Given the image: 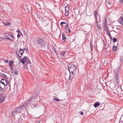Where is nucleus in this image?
Masks as SVG:
<instances>
[{"instance_id": "obj_31", "label": "nucleus", "mask_w": 123, "mask_h": 123, "mask_svg": "<svg viewBox=\"0 0 123 123\" xmlns=\"http://www.w3.org/2000/svg\"><path fill=\"white\" fill-rule=\"evenodd\" d=\"M106 33L107 34V35L109 36H110L111 35V34L109 32V31L108 30L106 31Z\"/></svg>"}, {"instance_id": "obj_55", "label": "nucleus", "mask_w": 123, "mask_h": 123, "mask_svg": "<svg viewBox=\"0 0 123 123\" xmlns=\"http://www.w3.org/2000/svg\"><path fill=\"white\" fill-rule=\"evenodd\" d=\"M34 106H36V105H34Z\"/></svg>"}, {"instance_id": "obj_3", "label": "nucleus", "mask_w": 123, "mask_h": 123, "mask_svg": "<svg viewBox=\"0 0 123 123\" xmlns=\"http://www.w3.org/2000/svg\"><path fill=\"white\" fill-rule=\"evenodd\" d=\"M114 78L115 80L116 83L117 84H119L120 82L119 73H118L117 72H115L114 73Z\"/></svg>"}, {"instance_id": "obj_9", "label": "nucleus", "mask_w": 123, "mask_h": 123, "mask_svg": "<svg viewBox=\"0 0 123 123\" xmlns=\"http://www.w3.org/2000/svg\"><path fill=\"white\" fill-rule=\"evenodd\" d=\"M1 83L5 86L7 84L6 80L4 79H2L1 80Z\"/></svg>"}, {"instance_id": "obj_20", "label": "nucleus", "mask_w": 123, "mask_h": 123, "mask_svg": "<svg viewBox=\"0 0 123 123\" xmlns=\"http://www.w3.org/2000/svg\"><path fill=\"white\" fill-rule=\"evenodd\" d=\"M103 27L104 28V30L105 31H106L108 30V28H107L106 25H105L104 26H103Z\"/></svg>"}, {"instance_id": "obj_46", "label": "nucleus", "mask_w": 123, "mask_h": 123, "mask_svg": "<svg viewBox=\"0 0 123 123\" xmlns=\"http://www.w3.org/2000/svg\"><path fill=\"white\" fill-rule=\"evenodd\" d=\"M20 37V35L19 34H18L17 35V37L18 38H19Z\"/></svg>"}, {"instance_id": "obj_8", "label": "nucleus", "mask_w": 123, "mask_h": 123, "mask_svg": "<svg viewBox=\"0 0 123 123\" xmlns=\"http://www.w3.org/2000/svg\"><path fill=\"white\" fill-rule=\"evenodd\" d=\"M41 47L42 50L44 51H46L48 49V46L46 45L45 44L43 46H41Z\"/></svg>"}, {"instance_id": "obj_24", "label": "nucleus", "mask_w": 123, "mask_h": 123, "mask_svg": "<svg viewBox=\"0 0 123 123\" xmlns=\"http://www.w3.org/2000/svg\"><path fill=\"white\" fill-rule=\"evenodd\" d=\"M90 47L91 51H92L93 49V45L92 43L91 42H90Z\"/></svg>"}, {"instance_id": "obj_5", "label": "nucleus", "mask_w": 123, "mask_h": 123, "mask_svg": "<svg viewBox=\"0 0 123 123\" xmlns=\"http://www.w3.org/2000/svg\"><path fill=\"white\" fill-rule=\"evenodd\" d=\"M22 110V109L21 107H19L16 108L14 110V112L15 114L18 113H19L21 112Z\"/></svg>"}, {"instance_id": "obj_1", "label": "nucleus", "mask_w": 123, "mask_h": 123, "mask_svg": "<svg viewBox=\"0 0 123 123\" xmlns=\"http://www.w3.org/2000/svg\"><path fill=\"white\" fill-rule=\"evenodd\" d=\"M76 69V66L73 64L71 63L69 64L68 68V70L69 73H72V74L74 73Z\"/></svg>"}, {"instance_id": "obj_12", "label": "nucleus", "mask_w": 123, "mask_h": 123, "mask_svg": "<svg viewBox=\"0 0 123 123\" xmlns=\"http://www.w3.org/2000/svg\"><path fill=\"white\" fill-rule=\"evenodd\" d=\"M100 103L99 102H97L95 103L94 104V107L96 108L100 105Z\"/></svg>"}, {"instance_id": "obj_22", "label": "nucleus", "mask_w": 123, "mask_h": 123, "mask_svg": "<svg viewBox=\"0 0 123 123\" xmlns=\"http://www.w3.org/2000/svg\"><path fill=\"white\" fill-rule=\"evenodd\" d=\"M52 50L56 54L57 56L58 55V52L56 51V49L54 47L53 48H52Z\"/></svg>"}, {"instance_id": "obj_52", "label": "nucleus", "mask_w": 123, "mask_h": 123, "mask_svg": "<svg viewBox=\"0 0 123 123\" xmlns=\"http://www.w3.org/2000/svg\"><path fill=\"white\" fill-rule=\"evenodd\" d=\"M5 62H6V63H8V61H7V60H6V61L5 60Z\"/></svg>"}, {"instance_id": "obj_7", "label": "nucleus", "mask_w": 123, "mask_h": 123, "mask_svg": "<svg viewBox=\"0 0 123 123\" xmlns=\"http://www.w3.org/2000/svg\"><path fill=\"white\" fill-rule=\"evenodd\" d=\"M6 38L11 41H14V37L11 34H8V35L6 36Z\"/></svg>"}, {"instance_id": "obj_17", "label": "nucleus", "mask_w": 123, "mask_h": 123, "mask_svg": "<svg viewBox=\"0 0 123 123\" xmlns=\"http://www.w3.org/2000/svg\"><path fill=\"white\" fill-rule=\"evenodd\" d=\"M35 6L37 8L40 9L41 8L40 5L38 4L37 3Z\"/></svg>"}, {"instance_id": "obj_40", "label": "nucleus", "mask_w": 123, "mask_h": 123, "mask_svg": "<svg viewBox=\"0 0 123 123\" xmlns=\"http://www.w3.org/2000/svg\"><path fill=\"white\" fill-rule=\"evenodd\" d=\"M17 32L18 33V34H19V33L20 32V33H21L22 35V34H21V32L19 30H17Z\"/></svg>"}, {"instance_id": "obj_23", "label": "nucleus", "mask_w": 123, "mask_h": 123, "mask_svg": "<svg viewBox=\"0 0 123 123\" xmlns=\"http://www.w3.org/2000/svg\"><path fill=\"white\" fill-rule=\"evenodd\" d=\"M14 63V62L13 61H11L9 63V66H12V64Z\"/></svg>"}, {"instance_id": "obj_21", "label": "nucleus", "mask_w": 123, "mask_h": 123, "mask_svg": "<svg viewBox=\"0 0 123 123\" xmlns=\"http://www.w3.org/2000/svg\"><path fill=\"white\" fill-rule=\"evenodd\" d=\"M103 23L105 25H106L107 23V18L106 17H105L104 18V20Z\"/></svg>"}, {"instance_id": "obj_11", "label": "nucleus", "mask_w": 123, "mask_h": 123, "mask_svg": "<svg viewBox=\"0 0 123 123\" xmlns=\"http://www.w3.org/2000/svg\"><path fill=\"white\" fill-rule=\"evenodd\" d=\"M94 15L95 16V18L96 19V23L97 22V13L96 11H95L94 12Z\"/></svg>"}, {"instance_id": "obj_33", "label": "nucleus", "mask_w": 123, "mask_h": 123, "mask_svg": "<svg viewBox=\"0 0 123 123\" xmlns=\"http://www.w3.org/2000/svg\"><path fill=\"white\" fill-rule=\"evenodd\" d=\"M25 51H26L27 52H28L29 50L28 49V48L27 47V48H24V50Z\"/></svg>"}, {"instance_id": "obj_36", "label": "nucleus", "mask_w": 123, "mask_h": 123, "mask_svg": "<svg viewBox=\"0 0 123 123\" xmlns=\"http://www.w3.org/2000/svg\"><path fill=\"white\" fill-rule=\"evenodd\" d=\"M70 29L69 28L67 30V31H66V32H67L68 33H70Z\"/></svg>"}, {"instance_id": "obj_16", "label": "nucleus", "mask_w": 123, "mask_h": 123, "mask_svg": "<svg viewBox=\"0 0 123 123\" xmlns=\"http://www.w3.org/2000/svg\"><path fill=\"white\" fill-rule=\"evenodd\" d=\"M120 19L119 21L120 24L123 25V18L122 16H121L120 17Z\"/></svg>"}, {"instance_id": "obj_56", "label": "nucleus", "mask_w": 123, "mask_h": 123, "mask_svg": "<svg viewBox=\"0 0 123 123\" xmlns=\"http://www.w3.org/2000/svg\"><path fill=\"white\" fill-rule=\"evenodd\" d=\"M99 21H100V22L101 21L100 20H99Z\"/></svg>"}, {"instance_id": "obj_41", "label": "nucleus", "mask_w": 123, "mask_h": 123, "mask_svg": "<svg viewBox=\"0 0 123 123\" xmlns=\"http://www.w3.org/2000/svg\"><path fill=\"white\" fill-rule=\"evenodd\" d=\"M5 97H6V95L5 94V96H3L2 97V98H3V99H2V100H3L4 99V100L5 99Z\"/></svg>"}, {"instance_id": "obj_38", "label": "nucleus", "mask_w": 123, "mask_h": 123, "mask_svg": "<svg viewBox=\"0 0 123 123\" xmlns=\"http://www.w3.org/2000/svg\"><path fill=\"white\" fill-rule=\"evenodd\" d=\"M65 14L66 16H68L69 14L68 12H65Z\"/></svg>"}, {"instance_id": "obj_53", "label": "nucleus", "mask_w": 123, "mask_h": 123, "mask_svg": "<svg viewBox=\"0 0 123 123\" xmlns=\"http://www.w3.org/2000/svg\"><path fill=\"white\" fill-rule=\"evenodd\" d=\"M63 24H64L65 25H66V23L64 22H63Z\"/></svg>"}, {"instance_id": "obj_39", "label": "nucleus", "mask_w": 123, "mask_h": 123, "mask_svg": "<svg viewBox=\"0 0 123 123\" xmlns=\"http://www.w3.org/2000/svg\"><path fill=\"white\" fill-rule=\"evenodd\" d=\"M65 9H67L68 10H69V6H67L65 7Z\"/></svg>"}, {"instance_id": "obj_54", "label": "nucleus", "mask_w": 123, "mask_h": 123, "mask_svg": "<svg viewBox=\"0 0 123 123\" xmlns=\"http://www.w3.org/2000/svg\"><path fill=\"white\" fill-rule=\"evenodd\" d=\"M114 31V32H116L115 31Z\"/></svg>"}, {"instance_id": "obj_45", "label": "nucleus", "mask_w": 123, "mask_h": 123, "mask_svg": "<svg viewBox=\"0 0 123 123\" xmlns=\"http://www.w3.org/2000/svg\"><path fill=\"white\" fill-rule=\"evenodd\" d=\"M120 4H122L123 3V0H120Z\"/></svg>"}, {"instance_id": "obj_35", "label": "nucleus", "mask_w": 123, "mask_h": 123, "mask_svg": "<svg viewBox=\"0 0 123 123\" xmlns=\"http://www.w3.org/2000/svg\"><path fill=\"white\" fill-rule=\"evenodd\" d=\"M113 42H115L117 41V38H114L113 39Z\"/></svg>"}, {"instance_id": "obj_51", "label": "nucleus", "mask_w": 123, "mask_h": 123, "mask_svg": "<svg viewBox=\"0 0 123 123\" xmlns=\"http://www.w3.org/2000/svg\"><path fill=\"white\" fill-rule=\"evenodd\" d=\"M69 10H68L67 9H65V12H68L69 11Z\"/></svg>"}, {"instance_id": "obj_19", "label": "nucleus", "mask_w": 123, "mask_h": 123, "mask_svg": "<svg viewBox=\"0 0 123 123\" xmlns=\"http://www.w3.org/2000/svg\"><path fill=\"white\" fill-rule=\"evenodd\" d=\"M68 24H67L66 25H65L64 26H65V30L66 31H67V30H68V29H69L68 25Z\"/></svg>"}, {"instance_id": "obj_48", "label": "nucleus", "mask_w": 123, "mask_h": 123, "mask_svg": "<svg viewBox=\"0 0 123 123\" xmlns=\"http://www.w3.org/2000/svg\"><path fill=\"white\" fill-rule=\"evenodd\" d=\"M40 121H37L35 123H40Z\"/></svg>"}, {"instance_id": "obj_32", "label": "nucleus", "mask_w": 123, "mask_h": 123, "mask_svg": "<svg viewBox=\"0 0 123 123\" xmlns=\"http://www.w3.org/2000/svg\"><path fill=\"white\" fill-rule=\"evenodd\" d=\"M11 25V23L9 22H6L5 23V25L7 26H9Z\"/></svg>"}, {"instance_id": "obj_15", "label": "nucleus", "mask_w": 123, "mask_h": 123, "mask_svg": "<svg viewBox=\"0 0 123 123\" xmlns=\"http://www.w3.org/2000/svg\"><path fill=\"white\" fill-rule=\"evenodd\" d=\"M62 39L63 40H64V41H65L66 39V37H65V34L62 33Z\"/></svg>"}, {"instance_id": "obj_28", "label": "nucleus", "mask_w": 123, "mask_h": 123, "mask_svg": "<svg viewBox=\"0 0 123 123\" xmlns=\"http://www.w3.org/2000/svg\"><path fill=\"white\" fill-rule=\"evenodd\" d=\"M4 91V89L1 86H0V92H2Z\"/></svg>"}, {"instance_id": "obj_29", "label": "nucleus", "mask_w": 123, "mask_h": 123, "mask_svg": "<svg viewBox=\"0 0 123 123\" xmlns=\"http://www.w3.org/2000/svg\"><path fill=\"white\" fill-rule=\"evenodd\" d=\"M120 67H117V71H116L115 72H117L118 73H119V70H120Z\"/></svg>"}, {"instance_id": "obj_18", "label": "nucleus", "mask_w": 123, "mask_h": 123, "mask_svg": "<svg viewBox=\"0 0 123 123\" xmlns=\"http://www.w3.org/2000/svg\"><path fill=\"white\" fill-rule=\"evenodd\" d=\"M117 47L116 46L113 45V46L112 49L114 51H116L117 50Z\"/></svg>"}, {"instance_id": "obj_47", "label": "nucleus", "mask_w": 123, "mask_h": 123, "mask_svg": "<svg viewBox=\"0 0 123 123\" xmlns=\"http://www.w3.org/2000/svg\"><path fill=\"white\" fill-rule=\"evenodd\" d=\"M14 73L15 74L17 75L18 74V71H16Z\"/></svg>"}, {"instance_id": "obj_13", "label": "nucleus", "mask_w": 123, "mask_h": 123, "mask_svg": "<svg viewBox=\"0 0 123 123\" xmlns=\"http://www.w3.org/2000/svg\"><path fill=\"white\" fill-rule=\"evenodd\" d=\"M66 51H63L61 52V51H59L60 54L63 56L64 57L65 56V55L66 53Z\"/></svg>"}, {"instance_id": "obj_37", "label": "nucleus", "mask_w": 123, "mask_h": 123, "mask_svg": "<svg viewBox=\"0 0 123 123\" xmlns=\"http://www.w3.org/2000/svg\"><path fill=\"white\" fill-rule=\"evenodd\" d=\"M54 100H55L56 101H59V99H58L56 98H55L54 99Z\"/></svg>"}, {"instance_id": "obj_4", "label": "nucleus", "mask_w": 123, "mask_h": 123, "mask_svg": "<svg viewBox=\"0 0 123 123\" xmlns=\"http://www.w3.org/2000/svg\"><path fill=\"white\" fill-rule=\"evenodd\" d=\"M36 98V97H32L28 101H27L26 102L24 103L23 104V106H25L27 105H28L30 103H31V102H32L33 101H34V100H35Z\"/></svg>"}, {"instance_id": "obj_50", "label": "nucleus", "mask_w": 123, "mask_h": 123, "mask_svg": "<svg viewBox=\"0 0 123 123\" xmlns=\"http://www.w3.org/2000/svg\"><path fill=\"white\" fill-rule=\"evenodd\" d=\"M63 24V22H62L61 23H60V25H61V26H62V25Z\"/></svg>"}, {"instance_id": "obj_14", "label": "nucleus", "mask_w": 123, "mask_h": 123, "mask_svg": "<svg viewBox=\"0 0 123 123\" xmlns=\"http://www.w3.org/2000/svg\"><path fill=\"white\" fill-rule=\"evenodd\" d=\"M70 73V76L69 77V79L70 80H71L73 79L74 77V75L73 74L74 73H73L72 74V73Z\"/></svg>"}, {"instance_id": "obj_6", "label": "nucleus", "mask_w": 123, "mask_h": 123, "mask_svg": "<svg viewBox=\"0 0 123 123\" xmlns=\"http://www.w3.org/2000/svg\"><path fill=\"white\" fill-rule=\"evenodd\" d=\"M17 54L18 55V56L19 57H21V56L19 55V54H18V53H20L21 55H22L24 53V50L23 49H20L19 50H17L16 51Z\"/></svg>"}, {"instance_id": "obj_34", "label": "nucleus", "mask_w": 123, "mask_h": 123, "mask_svg": "<svg viewBox=\"0 0 123 123\" xmlns=\"http://www.w3.org/2000/svg\"><path fill=\"white\" fill-rule=\"evenodd\" d=\"M43 23L44 25L45 26H47L48 25V23L46 22L45 21H44Z\"/></svg>"}, {"instance_id": "obj_30", "label": "nucleus", "mask_w": 123, "mask_h": 123, "mask_svg": "<svg viewBox=\"0 0 123 123\" xmlns=\"http://www.w3.org/2000/svg\"><path fill=\"white\" fill-rule=\"evenodd\" d=\"M25 61L23 59H21L20 60L21 62L23 64H24L25 63Z\"/></svg>"}, {"instance_id": "obj_2", "label": "nucleus", "mask_w": 123, "mask_h": 123, "mask_svg": "<svg viewBox=\"0 0 123 123\" xmlns=\"http://www.w3.org/2000/svg\"><path fill=\"white\" fill-rule=\"evenodd\" d=\"M37 42L38 44L41 46L42 45L43 46L45 44L44 39L42 38H39L37 39Z\"/></svg>"}, {"instance_id": "obj_57", "label": "nucleus", "mask_w": 123, "mask_h": 123, "mask_svg": "<svg viewBox=\"0 0 123 123\" xmlns=\"http://www.w3.org/2000/svg\"><path fill=\"white\" fill-rule=\"evenodd\" d=\"M5 84H6V83H5Z\"/></svg>"}, {"instance_id": "obj_43", "label": "nucleus", "mask_w": 123, "mask_h": 123, "mask_svg": "<svg viewBox=\"0 0 123 123\" xmlns=\"http://www.w3.org/2000/svg\"><path fill=\"white\" fill-rule=\"evenodd\" d=\"M4 101V99L2 100V99H0V103Z\"/></svg>"}, {"instance_id": "obj_42", "label": "nucleus", "mask_w": 123, "mask_h": 123, "mask_svg": "<svg viewBox=\"0 0 123 123\" xmlns=\"http://www.w3.org/2000/svg\"><path fill=\"white\" fill-rule=\"evenodd\" d=\"M10 67H9V68L11 69L12 70H13V67L12 66H10Z\"/></svg>"}, {"instance_id": "obj_10", "label": "nucleus", "mask_w": 123, "mask_h": 123, "mask_svg": "<svg viewBox=\"0 0 123 123\" xmlns=\"http://www.w3.org/2000/svg\"><path fill=\"white\" fill-rule=\"evenodd\" d=\"M112 3L109 0L107 3L106 4V6L107 7H109L110 6H112Z\"/></svg>"}, {"instance_id": "obj_44", "label": "nucleus", "mask_w": 123, "mask_h": 123, "mask_svg": "<svg viewBox=\"0 0 123 123\" xmlns=\"http://www.w3.org/2000/svg\"><path fill=\"white\" fill-rule=\"evenodd\" d=\"M79 113H80V114L81 115H83V113L82 111H80Z\"/></svg>"}, {"instance_id": "obj_26", "label": "nucleus", "mask_w": 123, "mask_h": 123, "mask_svg": "<svg viewBox=\"0 0 123 123\" xmlns=\"http://www.w3.org/2000/svg\"><path fill=\"white\" fill-rule=\"evenodd\" d=\"M96 23L98 29H99L100 30L101 29V27L99 25H98L97 24V22Z\"/></svg>"}, {"instance_id": "obj_25", "label": "nucleus", "mask_w": 123, "mask_h": 123, "mask_svg": "<svg viewBox=\"0 0 123 123\" xmlns=\"http://www.w3.org/2000/svg\"><path fill=\"white\" fill-rule=\"evenodd\" d=\"M0 75L2 77H4V78H6L7 79V78L6 76V75L4 74H2V73H0Z\"/></svg>"}, {"instance_id": "obj_27", "label": "nucleus", "mask_w": 123, "mask_h": 123, "mask_svg": "<svg viewBox=\"0 0 123 123\" xmlns=\"http://www.w3.org/2000/svg\"><path fill=\"white\" fill-rule=\"evenodd\" d=\"M25 61H27L28 60V58L26 56H25L23 58Z\"/></svg>"}, {"instance_id": "obj_49", "label": "nucleus", "mask_w": 123, "mask_h": 123, "mask_svg": "<svg viewBox=\"0 0 123 123\" xmlns=\"http://www.w3.org/2000/svg\"><path fill=\"white\" fill-rule=\"evenodd\" d=\"M109 37H110V38L111 40H112V37L111 36V35L109 36Z\"/></svg>"}]
</instances>
